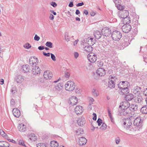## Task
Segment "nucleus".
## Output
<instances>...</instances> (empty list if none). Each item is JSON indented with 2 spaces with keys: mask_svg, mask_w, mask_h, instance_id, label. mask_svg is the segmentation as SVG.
I'll use <instances>...</instances> for the list:
<instances>
[{
  "mask_svg": "<svg viewBox=\"0 0 147 147\" xmlns=\"http://www.w3.org/2000/svg\"><path fill=\"white\" fill-rule=\"evenodd\" d=\"M28 137L31 140L33 141H35L37 138V137L35 136V135L32 133L28 136Z\"/></svg>",
  "mask_w": 147,
  "mask_h": 147,
  "instance_id": "bb28decb",
  "label": "nucleus"
},
{
  "mask_svg": "<svg viewBox=\"0 0 147 147\" xmlns=\"http://www.w3.org/2000/svg\"><path fill=\"white\" fill-rule=\"evenodd\" d=\"M45 45L47 46L50 48H52L53 47V44L50 42H47Z\"/></svg>",
  "mask_w": 147,
  "mask_h": 147,
  "instance_id": "a19ab883",
  "label": "nucleus"
},
{
  "mask_svg": "<svg viewBox=\"0 0 147 147\" xmlns=\"http://www.w3.org/2000/svg\"><path fill=\"white\" fill-rule=\"evenodd\" d=\"M143 94L146 96H147V88L144 90Z\"/></svg>",
  "mask_w": 147,
  "mask_h": 147,
  "instance_id": "774afa93",
  "label": "nucleus"
},
{
  "mask_svg": "<svg viewBox=\"0 0 147 147\" xmlns=\"http://www.w3.org/2000/svg\"><path fill=\"white\" fill-rule=\"evenodd\" d=\"M29 65H23L22 67V69L24 73H27L30 70Z\"/></svg>",
  "mask_w": 147,
  "mask_h": 147,
  "instance_id": "4be33fe9",
  "label": "nucleus"
},
{
  "mask_svg": "<svg viewBox=\"0 0 147 147\" xmlns=\"http://www.w3.org/2000/svg\"><path fill=\"white\" fill-rule=\"evenodd\" d=\"M108 115L110 117L112 116L111 113V110L109 108H108Z\"/></svg>",
  "mask_w": 147,
  "mask_h": 147,
  "instance_id": "680f3d73",
  "label": "nucleus"
},
{
  "mask_svg": "<svg viewBox=\"0 0 147 147\" xmlns=\"http://www.w3.org/2000/svg\"><path fill=\"white\" fill-rule=\"evenodd\" d=\"M76 134L79 135L81 134H83L84 133V131L83 129L81 128H79L76 131Z\"/></svg>",
  "mask_w": 147,
  "mask_h": 147,
  "instance_id": "c9c22d12",
  "label": "nucleus"
},
{
  "mask_svg": "<svg viewBox=\"0 0 147 147\" xmlns=\"http://www.w3.org/2000/svg\"><path fill=\"white\" fill-rule=\"evenodd\" d=\"M97 65L99 67H101L103 65V62L101 61H99L97 62Z\"/></svg>",
  "mask_w": 147,
  "mask_h": 147,
  "instance_id": "8fccbe9b",
  "label": "nucleus"
},
{
  "mask_svg": "<svg viewBox=\"0 0 147 147\" xmlns=\"http://www.w3.org/2000/svg\"><path fill=\"white\" fill-rule=\"evenodd\" d=\"M143 100V98L141 96L138 95L135 99V101L138 103H140Z\"/></svg>",
  "mask_w": 147,
  "mask_h": 147,
  "instance_id": "cd10ccee",
  "label": "nucleus"
},
{
  "mask_svg": "<svg viewBox=\"0 0 147 147\" xmlns=\"http://www.w3.org/2000/svg\"><path fill=\"white\" fill-rule=\"evenodd\" d=\"M84 49L85 50L88 52H91L93 50L92 47L90 45L85 46Z\"/></svg>",
  "mask_w": 147,
  "mask_h": 147,
  "instance_id": "c756f323",
  "label": "nucleus"
},
{
  "mask_svg": "<svg viewBox=\"0 0 147 147\" xmlns=\"http://www.w3.org/2000/svg\"><path fill=\"white\" fill-rule=\"evenodd\" d=\"M101 32L102 34L105 36H109L111 33V30L107 27L103 28Z\"/></svg>",
  "mask_w": 147,
  "mask_h": 147,
  "instance_id": "6e6552de",
  "label": "nucleus"
},
{
  "mask_svg": "<svg viewBox=\"0 0 147 147\" xmlns=\"http://www.w3.org/2000/svg\"><path fill=\"white\" fill-rule=\"evenodd\" d=\"M10 104L11 106H13L15 104V102L14 100L12 99L11 101Z\"/></svg>",
  "mask_w": 147,
  "mask_h": 147,
  "instance_id": "603ef678",
  "label": "nucleus"
},
{
  "mask_svg": "<svg viewBox=\"0 0 147 147\" xmlns=\"http://www.w3.org/2000/svg\"><path fill=\"white\" fill-rule=\"evenodd\" d=\"M32 71L33 75H36L40 74L41 71L40 68L38 66L35 65L34 66H33Z\"/></svg>",
  "mask_w": 147,
  "mask_h": 147,
  "instance_id": "9d476101",
  "label": "nucleus"
},
{
  "mask_svg": "<svg viewBox=\"0 0 147 147\" xmlns=\"http://www.w3.org/2000/svg\"><path fill=\"white\" fill-rule=\"evenodd\" d=\"M37 147H47V146L45 144L40 143L37 145Z\"/></svg>",
  "mask_w": 147,
  "mask_h": 147,
  "instance_id": "c03bdc74",
  "label": "nucleus"
},
{
  "mask_svg": "<svg viewBox=\"0 0 147 147\" xmlns=\"http://www.w3.org/2000/svg\"><path fill=\"white\" fill-rule=\"evenodd\" d=\"M32 58L31 57L29 60V63L31 65H36V62H34L32 60Z\"/></svg>",
  "mask_w": 147,
  "mask_h": 147,
  "instance_id": "79ce46f5",
  "label": "nucleus"
},
{
  "mask_svg": "<svg viewBox=\"0 0 147 147\" xmlns=\"http://www.w3.org/2000/svg\"><path fill=\"white\" fill-rule=\"evenodd\" d=\"M51 5L53 7H55L57 6V4L55 2H52L51 3Z\"/></svg>",
  "mask_w": 147,
  "mask_h": 147,
  "instance_id": "4d7b16f0",
  "label": "nucleus"
},
{
  "mask_svg": "<svg viewBox=\"0 0 147 147\" xmlns=\"http://www.w3.org/2000/svg\"><path fill=\"white\" fill-rule=\"evenodd\" d=\"M63 85L62 83H59L57 85L55 86L53 90L57 93H61L62 91Z\"/></svg>",
  "mask_w": 147,
  "mask_h": 147,
  "instance_id": "423d86ee",
  "label": "nucleus"
},
{
  "mask_svg": "<svg viewBox=\"0 0 147 147\" xmlns=\"http://www.w3.org/2000/svg\"><path fill=\"white\" fill-rule=\"evenodd\" d=\"M129 109H123L122 110L123 114L124 115H126L128 114H129Z\"/></svg>",
  "mask_w": 147,
  "mask_h": 147,
  "instance_id": "2f4dec72",
  "label": "nucleus"
},
{
  "mask_svg": "<svg viewBox=\"0 0 147 147\" xmlns=\"http://www.w3.org/2000/svg\"><path fill=\"white\" fill-rule=\"evenodd\" d=\"M120 0H114V2L115 4V5L119 3H120Z\"/></svg>",
  "mask_w": 147,
  "mask_h": 147,
  "instance_id": "0e129e2a",
  "label": "nucleus"
},
{
  "mask_svg": "<svg viewBox=\"0 0 147 147\" xmlns=\"http://www.w3.org/2000/svg\"><path fill=\"white\" fill-rule=\"evenodd\" d=\"M111 36L113 40L118 41L121 38L122 34L120 32L117 30H115L112 32Z\"/></svg>",
  "mask_w": 147,
  "mask_h": 147,
  "instance_id": "f257e3e1",
  "label": "nucleus"
},
{
  "mask_svg": "<svg viewBox=\"0 0 147 147\" xmlns=\"http://www.w3.org/2000/svg\"><path fill=\"white\" fill-rule=\"evenodd\" d=\"M43 76L45 79L48 80H50L52 77L53 74L49 71H46L44 72Z\"/></svg>",
  "mask_w": 147,
  "mask_h": 147,
  "instance_id": "9b49d317",
  "label": "nucleus"
},
{
  "mask_svg": "<svg viewBox=\"0 0 147 147\" xmlns=\"http://www.w3.org/2000/svg\"><path fill=\"white\" fill-rule=\"evenodd\" d=\"M141 88L139 86H136L134 88V92L135 93L137 92H140L141 91Z\"/></svg>",
  "mask_w": 147,
  "mask_h": 147,
  "instance_id": "4c0bfd02",
  "label": "nucleus"
},
{
  "mask_svg": "<svg viewBox=\"0 0 147 147\" xmlns=\"http://www.w3.org/2000/svg\"><path fill=\"white\" fill-rule=\"evenodd\" d=\"M107 128V125L105 123H102V125H101L100 127V129H105Z\"/></svg>",
  "mask_w": 147,
  "mask_h": 147,
  "instance_id": "a18cd8bd",
  "label": "nucleus"
},
{
  "mask_svg": "<svg viewBox=\"0 0 147 147\" xmlns=\"http://www.w3.org/2000/svg\"><path fill=\"white\" fill-rule=\"evenodd\" d=\"M9 145L8 143L4 141V144L3 145V147H9Z\"/></svg>",
  "mask_w": 147,
  "mask_h": 147,
  "instance_id": "5fc2aeb1",
  "label": "nucleus"
},
{
  "mask_svg": "<svg viewBox=\"0 0 147 147\" xmlns=\"http://www.w3.org/2000/svg\"><path fill=\"white\" fill-rule=\"evenodd\" d=\"M96 122L98 124V126H100L102 123V120L100 118H99L97 121Z\"/></svg>",
  "mask_w": 147,
  "mask_h": 147,
  "instance_id": "de8ad7c7",
  "label": "nucleus"
},
{
  "mask_svg": "<svg viewBox=\"0 0 147 147\" xmlns=\"http://www.w3.org/2000/svg\"><path fill=\"white\" fill-rule=\"evenodd\" d=\"M16 89V87L15 86L12 87L11 89V91L12 94H15L17 93V90Z\"/></svg>",
  "mask_w": 147,
  "mask_h": 147,
  "instance_id": "e433bc0d",
  "label": "nucleus"
},
{
  "mask_svg": "<svg viewBox=\"0 0 147 147\" xmlns=\"http://www.w3.org/2000/svg\"><path fill=\"white\" fill-rule=\"evenodd\" d=\"M92 92L93 95L95 96H97L98 94L96 92V90L94 89H93L92 91Z\"/></svg>",
  "mask_w": 147,
  "mask_h": 147,
  "instance_id": "13d9d810",
  "label": "nucleus"
},
{
  "mask_svg": "<svg viewBox=\"0 0 147 147\" xmlns=\"http://www.w3.org/2000/svg\"><path fill=\"white\" fill-rule=\"evenodd\" d=\"M134 98V95L132 94H129L127 95H125V99L126 100H131Z\"/></svg>",
  "mask_w": 147,
  "mask_h": 147,
  "instance_id": "a878e982",
  "label": "nucleus"
},
{
  "mask_svg": "<svg viewBox=\"0 0 147 147\" xmlns=\"http://www.w3.org/2000/svg\"><path fill=\"white\" fill-rule=\"evenodd\" d=\"M40 39V37L37 34H36L34 37V40H35L38 41Z\"/></svg>",
  "mask_w": 147,
  "mask_h": 147,
  "instance_id": "864d4df0",
  "label": "nucleus"
},
{
  "mask_svg": "<svg viewBox=\"0 0 147 147\" xmlns=\"http://www.w3.org/2000/svg\"><path fill=\"white\" fill-rule=\"evenodd\" d=\"M24 80V78L21 75H18L16 76L15 78V80L18 83H21Z\"/></svg>",
  "mask_w": 147,
  "mask_h": 147,
  "instance_id": "2eb2a0df",
  "label": "nucleus"
},
{
  "mask_svg": "<svg viewBox=\"0 0 147 147\" xmlns=\"http://www.w3.org/2000/svg\"><path fill=\"white\" fill-rule=\"evenodd\" d=\"M19 145L25 147H26L24 141L22 139H21L19 141Z\"/></svg>",
  "mask_w": 147,
  "mask_h": 147,
  "instance_id": "ea45409f",
  "label": "nucleus"
},
{
  "mask_svg": "<svg viewBox=\"0 0 147 147\" xmlns=\"http://www.w3.org/2000/svg\"><path fill=\"white\" fill-rule=\"evenodd\" d=\"M130 105L129 103L127 100H125L121 103L119 108L121 107L122 109H128L129 108Z\"/></svg>",
  "mask_w": 147,
  "mask_h": 147,
  "instance_id": "1a4fd4ad",
  "label": "nucleus"
},
{
  "mask_svg": "<svg viewBox=\"0 0 147 147\" xmlns=\"http://www.w3.org/2000/svg\"><path fill=\"white\" fill-rule=\"evenodd\" d=\"M70 74L68 72H65V76L66 78H68L69 77Z\"/></svg>",
  "mask_w": 147,
  "mask_h": 147,
  "instance_id": "e2e57ef3",
  "label": "nucleus"
},
{
  "mask_svg": "<svg viewBox=\"0 0 147 147\" xmlns=\"http://www.w3.org/2000/svg\"><path fill=\"white\" fill-rule=\"evenodd\" d=\"M121 15L120 16L121 18L124 19L128 17L129 15V13L127 11L124 10L122 11V12L121 13Z\"/></svg>",
  "mask_w": 147,
  "mask_h": 147,
  "instance_id": "412c9836",
  "label": "nucleus"
},
{
  "mask_svg": "<svg viewBox=\"0 0 147 147\" xmlns=\"http://www.w3.org/2000/svg\"><path fill=\"white\" fill-rule=\"evenodd\" d=\"M109 80H110L108 82V87L112 89L115 87V83L116 80L117 79V77L114 76V75L109 76Z\"/></svg>",
  "mask_w": 147,
  "mask_h": 147,
  "instance_id": "f03ea898",
  "label": "nucleus"
},
{
  "mask_svg": "<svg viewBox=\"0 0 147 147\" xmlns=\"http://www.w3.org/2000/svg\"><path fill=\"white\" fill-rule=\"evenodd\" d=\"M79 54L76 52H75L74 53V57L75 58L77 59L79 56Z\"/></svg>",
  "mask_w": 147,
  "mask_h": 147,
  "instance_id": "69168bd1",
  "label": "nucleus"
},
{
  "mask_svg": "<svg viewBox=\"0 0 147 147\" xmlns=\"http://www.w3.org/2000/svg\"><path fill=\"white\" fill-rule=\"evenodd\" d=\"M87 58L90 62L93 63L96 61L97 56L95 54L93 53H91L88 55Z\"/></svg>",
  "mask_w": 147,
  "mask_h": 147,
  "instance_id": "20e7f679",
  "label": "nucleus"
},
{
  "mask_svg": "<svg viewBox=\"0 0 147 147\" xmlns=\"http://www.w3.org/2000/svg\"><path fill=\"white\" fill-rule=\"evenodd\" d=\"M24 47L26 49H29L31 47V45L28 43L25 44L24 46Z\"/></svg>",
  "mask_w": 147,
  "mask_h": 147,
  "instance_id": "37998d69",
  "label": "nucleus"
},
{
  "mask_svg": "<svg viewBox=\"0 0 147 147\" xmlns=\"http://www.w3.org/2000/svg\"><path fill=\"white\" fill-rule=\"evenodd\" d=\"M50 146L51 147H58L59 144L56 141H53L51 142Z\"/></svg>",
  "mask_w": 147,
  "mask_h": 147,
  "instance_id": "7c9ffc66",
  "label": "nucleus"
},
{
  "mask_svg": "<svg viewBox=\"0 0 147 147\" xmlns=\"http://www.w3.org/2000/svg\"><path fill=\"white\" fill-rule=\"evenodd\" d=\"M12 113L13 115L17 118L19 117L20 115V111L17 108L13 109L12 110Z\"/></svg>",
  "mask_w": 147,
  "mask_h": 147,
  "instance_id": "dca6fc26",
  "label": "nucleus"
},
{
  "mask_svg": "<svg viewBox=\"0 0 147 147\" xmlns=\"http://www.w3.org/2000/svg\"><path fill=\"white\" fill-rule=\"evenodd\" d=\"M129 44V42H127L124 41L122 43L123 45L125 47L128 46Z\"/></svg>",
  "mask_w": 147,
  "mask_h": 147,
  "instance_id": "6e6d98bb",
  "label": "nucleus"
},
{
  "mask_svg": "<svg viewBox=\"0 0 147 147\" xmlns=\"http://www.w3.org/2000/svg\"><path fill=\"white\" fill-rule=\"evenodd\" d=\"M87 140L84 137H81L79 138V143L80 145L82 146L86 144Z\"/></svg>",
  "mask_w": 147,
  "mask_h": 147,
  "instance_id": "6ab92c4d",
  "label": "nucleus"
},
{
  "mask_svg": "<svg viewBox=\"0 0 147 147\" xmlns=\"http://www.w3.org/2000/svg\"><path fill=\"white\" fill-rule=\"evenodd\" d=\"M140 111L143 114L147 113V105H145L142 107Z\"/></svg>",
  "mask_w": 147,
  "mask_h": 147,
  "instance_id": "c85d7f7f",
  "label": "nucleus"
},
{
  "mask_svg": "<svg viewBox=\"0 0 147 147\" xmlns=\"http://www.w3.org/2000/svg\"><path fill=\"white\" fill-rule=\"evenodd\" d=\"M78 124L80 126L83 125L85 123L84 118L80 117H79L77 120Z\"/></svg>",
  "mask_w": 147,
  "mask_h": 147,
  "instance_id": "aec40b11",
  "label": "nucleus"
},
{
  "mask_svg": "<svg viewBox=\"0 0 147 147\" xmlns=\"http://www.w3.org/2000/svg\"><path fill=\"white\" fill-rule=\"evenodd\" d=\"M78 102L77 98L75 96L71 97L68 101V103L71 105H74L76 104Z\"/></svg>",
  "mask_w": 147,
  "mask_h": 147,
  "instance_id": "f8f14e48",
  "label": "nucleus"
},
{
  "mask_svg": "<svg viewBox=\"0 0 147 147\" xmlns=\"http://www.w3.org/2000/svg\"><path fill=\"white\" fill-rule=\"evenodd\" d=\"M51 55V58L52 59V60L54 61H56V57L55 55L51 53H50Z\"/></svg>",
  "mask_w": 147,
  "mask_h": 147,
  "instance_id": "3c124183",
  "label": "nucleus"
},
{
  "mask_svg": "<svg viewBox=\"0 0 147 147\" xmlns=\"http://www.w3.org/2000/svg\"><path fill=\"white\" fill-rule=\"evenodd\" d=\"M43 54L45 56L49 57L50 55V53H46L45 52H43Z\"/></svg>",
  "mask_w": 147,
  "mask_h": 147,
  "instance_id": "bf43d9fd",
  "label": "nucleus"
},
{
  "mask_svg": "<svg viewBox=\"0 0 147 147\" xmlns=\"http://www.w3.org/2000/svg\"><path fill=\"white\" fill-rule=\"evenodd\" d=\"M0 134L3 137H5L6 135V134L5 133V132L2 129H0Z\"/></svg>",
  "mask_w": 147,
  "mask_h": 147,
  "instance_id": "09e8293b",
  "label": "nucleus"
},
{
  "mask_svg": "<svg viewBox=\"0 0 147 147\" xmlns=\"http://www.w3.org/2000/svg\"><path fill=\"white\" fill-rule=\"evenodd\" d=\"M18 129L21 132H24L26 131L27 127L24 124L21 123L18 126Z\"/></svg>",
  "mask_w": 147,
  "mask_h": 147,
  "instance_id": "a211bd4d",
  "label": "nucleus"
},
{
  "mask_svg": "<svg viewBox=\"0 0 147 147\" xmlns=\"http://www.w3.org/2000/svg\"><path fill=\"white\" fill-rule=\"evenodd\" d=\"M128 83L126 82V81H125V83L123 85H124V87H127V88L129 86H128Z\"/></svg>",
  "mask_w": 147,
  "mask_h": 147,
  "instance_id": "052dcab7",
  "label": "nucleus"
},
{
  "mask_svg": "<svg viewBox=\"0 0 147 147\" xmlns=\"http://www.w3.org/2000/svg\"><path fill=\"white\" fill-rule=\"evenodd\" d=\"M131 26L128 24H124L122 27L123 31L124 33H128L131 31Z\"/></svg>",
  "mask_w": 147,
  "mask_h": 147,
  "instance_id": "0eeeda50",
  "label": "nucleus"
},
{
  "mask_svg": "<svg viewBox=\"0 0 147 147\" xmlns=\"http://www.w3.org/2000/svg\"><path fill=\"white\" fill-rule=\"evenodd\" d=\"M142 121L140 117L136 118L134 120V125L137 126H140L142 124Z\"/></svg>",
  "mask_w": 147,
  "mask_h": 147,
  "instance_id": "4468645a",
  "label": "nucleus"
},
{
  "mask_svg": "<svg viewBox=\"0 0 147 147\" xmlns=\"http://www.w3.org/2000/svg\"><path fill=\"white\" fill-rule=\"evenodd\" d=\"M88 44L91 45H93L94 44V42L93 41V38H88Z\"/></svg>",
  "mask_w": 147,
  "mask_h": 147,
  "instance_id": "58836bf2",
  "label": "nucleus"
},
{
  "mask_svg": "<svg viewBox=\"0 0 147 147\" xmlns=\"http://www.w3.org/2000/svg\"><path fill=\"white\" fill-rule=\"evenodd\" d=\"M115 6L119 10H121L124 9V7L121 5L120 2V3H119L116 5Z\"/></svg>",
  "mask_w": 147,
  "mask_h": 147,
  "instance_id": "f704fd0d",
  "label": "nucleus"
},
{
  "mask_svg": "<svg viewBox=\"0 0 147 147\" xmlns=\"http://www.w3.org/2000/svg\"><path fill=\"white\" fill-rule=\"evenodd\" d=\"M75 87V84L71 81H69L65 84V88L66 90L68 91L73 90Z\"/></svg>",
  "mask_w": 147,
  "mask_h": 147,
  "instance_id": "7ed1b4c3",
  "label": "nucleus"
},
{
  "mask_svg": "<svg viewBox=\"0 0 147 147\" xmlns=\"http://www.w3.org/2000/svg\"><path fill=\"white\" fill-rule=\"evenodd\" d=\"M75 111L77 115H80L83 112L82 107L76 106L75 109Z\"/></svg>",
  "mask_w": 147,
  "mask_h": 147,
  "instance_id": "f3484780",
  "label": "nucleus"
},
{
  "mask_svg": "<svg viewBox=\"0 0 147 147\" xmlns=\"http://www.w3.org/2000/svg\"><path fill=\"white\" fill-rule=\"evenodd\" d=\"M125 81H124L120 82L118 85V87L121 90L124 88L125 87H124V85H123Z\"/></svg>",
  "mask_w": 147,
  "mask_h": 147,
  "instance_id": "473e14b6",
  "label": "nucleus"
},
{
  "mask_svg": "<svg viewBox=\"0 0 147 147\" xmlns=\"http://www.w3.org/2000/svg\"><path fill=\"white\" fill-rule=\"evenodd\" d=\"M105 73V70L104 69L101 68L98 69L96 71V74L97 75L100 76H104Z\"/></svg>",
  "mask_w": 147,
  "mask_h": 147,
  "instance_id": "ddd939ff",
  "label": "nucleus"
},
{
  "mask_svg": "<svg viewBox=\"0 0 147 147\" xmlns=\"http://www.w3.org/2000/svg\"><path fill=\"white\" fill-rule=\"evenodd\" d=\"M129 92L128 88H127V87H125L122 90H121L120 92H119L120 94H121L123 95H125L129 93Z\"/></svg>",
  "mask_w": 147,
  "mask_h": 147,
  "instance_id": "b1692460",
  "label": "nucleus"
},
{
  "mask_svg": "<svg viewBox=\"0 0 147 147\" xmlns=\"http://www.w3.org/2000/svg\"><path fill=\"white\" fill-rule=\"evenodd\" d=\"M124 121L123 125H125L127 124V126L126 127V129L127 130L131 128V118H127L126 119H125L123 120Z\"/></svg>",
  "mask_w": 147,
  "mask_h": 147,
  "instance_id": "39448f33",
  "label": "nucleus"
},
{
  "mask_svg": "<svg viewBox=\"0 0 147 147\" xmlns=\"http://www.w3.org/2000/svg\"><path fill=\"white\" fill-rule=\"evenodd\" d=\"M123 20L124 22L123 23H125V24H129L131 21L130 18L128 17L124 19Z\"/></svg>",
  "mask_w": 147,
  "mask_h": 147,
  "instance_id": "72a5a7b5",
  "label": "nucleus"
},
{
  "mask_svg": "<svg viewBox=\"0 0 147 147\" xmlns=\"http://www.w3.org/2000/svg\"><path fill=\"white\" fill-rule=\"evenodd\" d=\"M115 141L117 144H118L120 142V138L119 137H117L115 138Z\"/></svg>",
  "mask_w": 147,
  "mask_h": 147,
  "instance_id": "49530a36",
  "label": "nucleus"
},
{
  "mask_svg": "<svg viewBox=\"0 0 147 147\" xmlns=\"http://www.w3.org/2000/svg\"><path fill=\"white\" fill-rule=\"evenodd\" d=\"M94 35L96 38L98 39L101 38L102 34L100 31H96L94 33Z\"/></svg>",
  "mask_w": 147,
  "mask_h": 147,
  "instance_id": "5701e85b",
  "label": "nucleus"
},
{
  "mask_svg": "<svg viewBox=\"0 0 147 147\" xmlns=\"http://www.w3.org/2000/svg\"><path fill=\"white\" fill-rule=\"evenodd\" d=\"M129 109L131 111H136L138 109V105H137L131 104L130 105Z\"/></svg>",
  "mask_w": 147,
  "mask_h": 147,
  "instance_id": "393cba45",
  "label": "nucleus"
},
{
  "mask_svg": "<svg viewBox=\"0 0 147 147\" xmlns=\"http://www.w3.org/2000/svg\"><path fill=\"white\" fill-rule=\"evenodd\" d=\"M94 116L92 118V119L93 120H96V115L95 113H93L92 114Z\"/></svg>",
  "mask_w": 147,
  "mask_h": 147,
  "instance_id": "338daca9",
  "label": "nucleus"
}]
</instances>
